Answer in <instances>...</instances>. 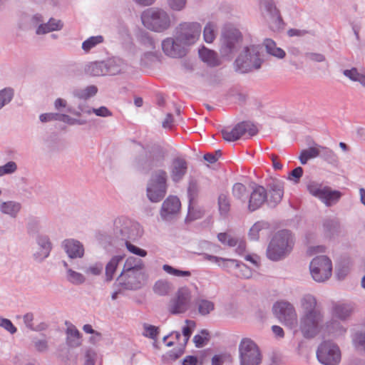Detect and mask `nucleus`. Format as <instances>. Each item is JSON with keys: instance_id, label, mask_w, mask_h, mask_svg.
Returning a JSON list of instances; mask_svg holds the SVG:
<instances>
[{"instance_id": "nucleus-57", "label": "nucleus", "mask_w": 365, "mask_h": 365, "mask_svg": "<svg viewBox=\"0 0 365 365\" xmlns=\"http://www.w3.org/2000/svg\"><path fill=\"white\" fill-rule=\"evenodd\" d=\"M103 269V264L102 262H97L91 264L86 267L84 272L88 276H99L101 274Z\"/></svg>"}, {"instance_id": "nucleus-11", "label": "nucleus", "mask_w": 365, "mask_h": 365, "mask_svg": "<svg viewBox=\"0 0 365 365\" xmlns=\"http://www.w3.org/2000/svg\"><path fill=\"white\" fill-rule=\"evenodd\" d=\"M201 32V24L195 21L182 22L175 29V35L188 48L198 41Z\"/></svg>"}, {"instance_id": "nucleus-16", "label": "nucleus", "mask_w": 365, "mask_h": 365, "mask_svg": "<svg viewBox=\"0 0 365 365\" xmlns=\"http://www.w3.org/2000/svg\"><path fill=\"white\" fill-rule=\"evenodd\" d=\"M161 47L165 56L173 58H182L189 51L175 34L174 36L164 38L161 42Z\"/></svg>"}, {"instance_id": "nucleus-4", "label": "nucleus", "mask_w": 365, "mask_h": 365, "mask_svg": "<svg viewBox=\"0 0 365 365\" xmlns=\"http://www.w3.org/2000/svg\"><path fill=\"white\" fill-rule=\"evenodd\" d=\"M262 48L258 45L245 47L235 60L236 70L245 73L260 68L263 59L261 58Z\"/></svg>"}, {"instance_id": "nucleus-29", "label": "nucleus", "mask_w": 365, "mask_h": 365, "mask_svg": "<svg viewBox=\"0 0 365 365\" xmlns=\"http://www.w3.org/2000/svg\"><path fill=\"white\" fill-rule=\"evenodd\" d=\"M259 10L264 20L267 22L279 12L273 0H261Z\"/></svg>"}, {"instance_id": "nucleus-12", "label": "nucleus", "mask_w": 365, "mask_h": 365, "mask_svg": "<svg viewBox=\"0 0 365 365\" xmlns=\"http://www.w3.org/2000/svg\"><path fill=\"white\" fill-rule=\"evenodd\" d=\"M317 358L323 365H338L341 359L339 346L331 341H324L318 346Z\"/></svg>"}, {"instance_id": "nucleus-32", "label": "nucleus", "mask_w": 365, "mask_h": 365, "mask_svg": "<svg viewBox=\"0 0 365 365\" xmlns=\"http://www.w3.org/2000/svg\"><path fill=\"white\" fill-rule=\"evenodd\" d=\"M245 125L242 123H238L232 129H224L222 130L223 138L226 141H235L240 139L245 135Z\"/></svg>"}, {"instance_id": "nucleus-62", "label": "nucleus", "mask_w": 365, "mask_h": 365, "mask_svg": "<svg viewBox=\"0 0 365 365\" xmlns=\"http://www.w3.org/2000/svg\"><path fill=\"white\" fill-rule=\"evenodd\" d=\"M350 271V265L349 263L340 264L336 267V276L338 279H344Z\"/></svg>"}, {"instance_id": "nucleus-58", "label": "nucleus", "mask_w": 365, "mask_h": 365, "mask_svg": "<svg viewBox=\"0 0 365 365\" xmlns=\"http://www.w3.org/2000/svg\"><path fill=\"white\" fill-rule=\"evenodd\" d=\"M219 210L222 215H226L230 210V200L225 194H220L218 197Z\"/></svg>"}, {"instance_id": "nucleus-33", "label": "nucleus", "mask_w": 365, "mask_h": 365, "mask_svg": "<svg viewBox=\"0 0 365 365\" xmlns=\"http://www.w3.org/2000/svg\"><path fill=\"white\" fill-rule=\"evenodd\" d=\"M67 325L66 343L71 347H77L81 344V334L76 327L72 324L66 323Z\"/></svg>"}, {"instance_id": "nucleus-28", "label": "nucleus", "mask_w": 365, "mask_h": 365, "mask_svg": "<svg viewBox=\"0 0 365 365\" xmlns=\"http://www.w3.org/2000/svg\"><path fill=\"white\" fill-rule=\"evenodd\" d=\"M300 306L302 309V313H314L322 312L317 306V301L314 296L310 294H306L300 299Z\"/></svg>"}, {"instance_id": "nucleus-53", "label": "nucleus", "mask_w": 365, "mask_h": 365, "mask_svg": "<svg viewBox=\"0 0 365 365\" xmlns=\"http://www.w3.org/2000/svg\"><path fill=\"white\" fill-rule=\"evenodd\" d=\"M163 269L168 274L178 277H190L191 276V272L190 271L180 270L168 264H164L163 266Z\"/></svg>"}, {"instance_id": "nucleus-10", "label": "nucleus", "mask_w": 365, "mask_h": 365, "mask_svg": "<svg viewBox=\"0 0 365 365\" xmlns=\"http://www.w3.org/2000/svg\"><path fill=\"white\" fill-rule=\"evenodd\" d=\"M309 271L312 279L319 283L327 281L332 274L331 260L325 255L317 256L309 264Z\"/></svg>"}, {"instance_id": "nucleus-39", "label": "nucleus", "mask_w": 365, "mask_h": 365, "mask_svg": "<svg viewBox=\"0 0 365 365\" xmlns=\"http://www.w3.org/2000/svg\"><path fill=\"white\" fill-rule=\"evenodd\" d=\"M218 30L217 24L215 21H208L203 29V38L207 43H212L217 37Z\"/></svg>"}, {"instance_id": "nucleus-17", "label": "nucleus", "mask_w": 365, "mask_h": 365, "mask_svg": "<svg viewBox=\"0 0 365 365\" xmlns=\"http://www.w3.org/2000/svg\"><path fill=\"white\" fill-rule=\"evenodd\" d=\"M181 203L176 196L170 195L163 202L160 209V217L164 221L174 219L180 212Z\"/></svg>"}, {"instance_id": "nucleus-25", "label": "nucleus", "mask_w": 365, "mask_h": 365, "mask_svg": "<svg viewBox=\"0 0 365 365\" xmlns=\"http://www.w3.org/2000/svg\"><path fill=\"white\" fill-rule=\"evenodd\" d=\"M323 232L327 238L334 239L338 237L341 232L339 221L336 218L325 220L323 222Z\"/></svg>"}, {"instance_id": "nucleus-63", "label": "nucleus", "mask_w": 365, "mask_h": 365, "mask_svg": "<svg viewBox=\"0 0 365 365\" xmlns=\"http://www.w3.org/2000/svg\"><path fill=\"white\" fill-rule=\"evenodd\" d=\"M0 327L7 331L11 334H14L17 331L16 327L13 324L9 319L0 317Z\"/></svg>"}, {"instance_id": "nucleus-24", "label": "nucleus", "mask_w": 365, "mask_h": 365, "mask_svg": "<svg viewBox=\"0 0 365 365\" xmlns=\"http://www.w3.org/2000/svg\"><path fill=\"white\" fill-rule=\"evenodd\" d=\"M63 22L54 18H51L47 22H44L38 25L35 33L36 35H44L50 32L60 31L63 29Z\"/></svg>"}, {"instance_id": "nucleus-22", "label": "nucleus", "mask_w": 365, "mask_h": 365, "mask_svg": "<svg viewBox=\"0 0 365 365\" xmlns=\"http://www.w3.org/2000/svg\"><path fill=\"white\" fill-rule=\"evenodd\" d=\"M147 159L141 165L143 168L160 166L163 164L165 153L160 146H153L146 155Z\"/></svg>"}, {"instance_id": "nucleus-3", "label": "nucleus", "mask_w": 365, "mask_h": 365, "mask_svg": "<svg viewBox=\"0 0 365 365\" xmlns=\"http://www.w3.org/2000/svg\"><path fill=\"white\" fill-rule=\"evenodd\" d=\"M294 240L291 232L286 230L277 232L271 240L267 256L272 261H279L286 257L292 250Z\"/></svg>"}, {"instance_id": "nucleus-15", "label": "nucleus", "mask_w": 365, "mask_h": 365, "mask_svg": "<svg viewBox=\"0 0 365 365\" xmlns=\"http://www.w3.org/2000/svg\"><path fill=\"white\" fill-rule=\"evenodd\" d=\"M272 310L276 317L286 326L290 328L297 326V315L291 303L286 301L277 302L273 305Z\"/></svg>"}, {"instance_id": "nucleus-1", "label": "nucleus", "mask_w": 365, "mask_h": 365, "mask_svg": "<svg viewBox=\"0 0 365 365\" xmlns=\"http://www.w3.org/2000/svg\"><path fill=\"white\" fill-rule=\"evenodd\" d=\"M143 26L154 33L162 34L170 30L176 23L173 13L160 7L145 9L140 15Z\"/></svg>"}, {"instance_id": "nucleus-40", "label": "nucleus", "mask_w": 365, "mask_h": 365, "mask_svg": "<svg viewBox=\"0 0 365 365\" xmlns=\"http://www.w3.org/2000/svg\"><path fill=\"white\" fill-rule=\"evenodd\" d=\"M264 45L265 46L266 51L269 55H272L274 57L279 59H282L285 57V51L281 48L277 47L276 43L273 40L270 38L265 39L264 41Z\"/></svg>"}, {"instance_id": "nucleus-14", "label": "nucleus", "mask_w": 365, "mask_h": 365, "mask_svg": "<svg viewBox=\"0 0 365 365\" xmlns=\"http://www.w3.org/2000/svg\"><path fill=\"white\" fill-rule=\"evenodd\" d=\"M140 225L124 217L114 220L113 231L116 237L123 240H135L139 236Z\"/></svg>"}, {"instance_id": "nucleus-6", "label": "nucleus", "mask_w": 365, "mask_h": 365, "mask_svg": "<svg viewBox=\"0 0 365 365\" xmlns=\"http://www.w3.org/2000/svg\"><path fill=\"white\" fill-rule=\"evenodd\" d=\"M262 353L257 344L250 338L245 337L238 345L239 365H260Z\"/></svg>"}, {"instance_id": "nucleus-34", "label": "nucleus", "mask_w": 365, "mask_h": 365, "mask_svg": "<svg viewBox=\"0 0 365 365\" xmlns=\"http://www.w3.org/2000/svg\"><path fill=\"white\" fill-rule=\"evenodd\" d=\"M199 56L201 60L210 66H216L220 63L217 53L205 46L199 49Z\"/></svg>"}, {"instance_id": "nucleus-7", "label": "nucleus", "mask_w": 365, "mask_h": 365, "mask_svg": "<svg viewBox=\"0 0 365 365\" xmlns=\"http://www.w3.org/2000/svg\"><path fill=\"white\" fill-rule=\"evenodd\" d=\"M220 53L222 57L230 59L242 42L241 32L232 27L225 28L220 36Z\"/></svg>"}, {"instance_id": "nucleus-42", "label": "nucleus", "mask_w": 365, "mask_h": 365, "mask_svg": "<svg viewBox=\"0 0 365 365\" xmlns=\"http://www.w3.org/2000/svg\"><path fill=\"white\" fill-rule=\"evenodd\" d=\"M345 77L354 82L359 83L362 86L365 87V74L359 72L356 68L345 69L343 71Z\"/></svg>"}, {"instance_id": "nucleus-26", "label": "nucleus", "mask_w": 365, "mask_h": 365, "mask_svg": "<svg viewBox=\"0 0 365 365\" xmlns=\"http://www.w3.org/2000/svg\"><path fill=\"white\" fill-rule=\"evenodd\" d=\"M108 75H117L127 70L128 64L121 58L114 57L105 61Z\"/></svg>"}, {"instance_id": "nucleus-13", "label": "nucleus", "mask_w": 365, "mask_h": 365, "mask_svg": "<svg viewBox=\"0 0 365 365\" xmlns=\"http://www.w3.org/2000/svg\"><path fill=\"white\" fill-rule=\"evenodd\" d=\"M192 295L187 287L179 288L168 304V312L174 315L185 313L190 307Z\"/></svg>"}, {"instance_id": "nucleus-60", "label": "nucleus", "mask_w": 365, "mask_h": 365, "mask_svg": "<svg viewBox=\"0 0 365 365\" xmlns=\"http://www.w3.org/2000/svg\"><path fill=\"white\" fill-rule=\"evenodd\" d=\"M239 265V261L233 259H227L223 258V261L221 262V266L223 269L228 272H232L234 274L235 271V267Z\"/></svg>"}, {"instance_id": "nucleus-31", "label": "nucleus", "mask_w": 365, "mask_h": 365, "mask_svg": "<svg viewBox=\"0 0 365 365\" xmlns=\"http://www.w3.org/2000/svg\"><path fill=\"white\" fill-rule=\"evenodd\" d=\"M21 209L20 202L9 200L5 202H0V212L11 218H16Z\"/></svg>"}, {"instance_id": "nucleus-41", "label": "nucleus", "mask_w": 365, "mask_h": 365, "mask_svg": "<svg viewBox=\"0 0 365 365\" xmlns=\"http://www.w3.org/2000/svg\"><path fill=\"white\" fill-rule=\"evenodd\" d=\"M98 92V88L94 85L88 86L84 88L75 89L73 91L74 97L82 100H87L94 96Z\"/></svg>"}, {"instance_id": "nucleus-36", "label": "nucleus", "mask_w": 365, "mask_h": 365, "mask_svg": "<svg viewBox=\"0 0 365 365\" xmlns=\"http://www.w3.org/2000/svg\"><path fill=\"white\" fill-rule=\"evenodd\" d=\"M250 191L247 190L246 186L242 183H235L232 187V195L234 198L239 200L243 205H246Z\"/></svg>"}, {"instance_id": "nucleus-59", "label": "nucleus", "mask_w": 365, "mask_h": 365, "mask_svg": "<svg viewBox=\"0 0 365 365\" xmlns=\"http://www.w3.org/2000/svg\"><path fill=\"white\" fill-rule=\"evenodd\" d=\"M59 121L63 122L69 125H83L87 123L86 120L83 119H77L75 118H72L67 114L60 113L59 115Z\"/></svg>"}, {"instance_id": "nucleus-38", "label": "nucleus", "mask_w": 365, "mask_h": 365, "mask_svg": "<svg viewBox=\"0 0 365 365\" xmlns=\"http://www.w3.org/2000/svg\"><path fill=\"white\" fill-rule=\"evenodd\" d=\"M324 327H326L328 334L335 337L343 336L346 332V329L336 320L327 322Z\"/></svg>"}, {"instance_id": "nucleus-30", "label": "nucleus", "mask_w": 365, "mask_h": 365, "mask_svg": "<svg viewBox=\"0 0 365 365\" xmlns=\"http://www.w3.org/2000/svg\"><path fill=\"white\" fill-rule=\"evenodd\" d=\"M259 10L264 20L267 22L279 12L273 0H261Z\"/></svg>"}, {"instance_id": "nucleus-46", "label": "nucleus", "mask_w": 365, "mask_h": 365, "mask_svg": "<svg viewBox=\"0 0 365 365\" xmlns=\"http://www.w3.org/2000/svg\"><path fill=\"white\" fill-rule=\"evenodd\" d=\"M171 289L172 284L166 279H159L153 286L154 292L160 296L167 295Z\"/></svg>"}, {"instance_id": "nucleus-20", "label": "nucleus", "mask_w": 365, "mask_h": 365, "mask_svg": "<svg viewBox=\"0 0 365 365\" xmlns=\"http://www.w3.org/2000/svg\"><path fill=\"white\" fill-rule=\"evenodd\" d=\"M38 249L34 253V258L37 262H42L47 258L52 249L50 238L46 235H38L36 239Z\"/></svg>"}, {"instance_id": "nucleus-48", "label": "nucleus", "mask_w": 365, "mask_h": 365, "mask_svg": "<svg viewBox=\"0 0 365 365\" xmlns=\"http://www.w3.org/2000/svg\"><path fill=\"white\" fill-rule=\"evenodd\" d=\"M66 280L74 285H81L83 284L86 282V277L73 269H68L67 273L66 274Z\"/></svg>"}, {"instance_id": "nucleus-2", "label": "nucleus", "mask_w": 365, "mask_h": 365, "mask_svg": "<svg viewBox=\"0 0 365 365\" xmlns=\"http://www.w3.org/2000/svg\"><path fill=\"white\" fill-rule=\"evenodd\" d=\"M144 267L145 264L141 259L135 257H128L118 277L120 284L125 289H140L145 278Z\"/></svg>"}, {"instance_id": "nucleus-61", "label": "nucleus", "mask_w": 365, "mask_h": 365, "mask_svg": "<svg viewBox=\"0 0 365 365\" xmlns=\"http://www.w3.org/2000/svg\"><path fill=\"white\" fill-rule=\"evenodd\" d=\"M17 170V165L14 161H9L0 166V177L14 173Z\"/></svg>"}, {"instance_id": "nucleus-45", "label": "nucleus", "mask_w": 365, "mask_h": 365, "mask_svg": "<svg viewBox=\"0 0 365 365\" xmlns=\"http://www.w3.org/2000/svg\"><path fill=\"white\" fill-rule=\"evenodd\" d=\"M195 304L199 314L202 316L209 314L215 309L214 302L205 299H198L196 300Z\"/></svg>"}, {"instance_id": "nucleus-50", "label": "nucleus", "mask_w": 365, "mask_h": 365, "mask_svg": "<svg viewBox=\"0 0 365 365\" xmlns=\"http://www.w3.org/2000/svg\"><path fill=\"white\" fill-rule=\"evenodd\" d=\"M319 155V151L316 148H309L308 149L303 150L299 157L300 163L305 165L309 160L317 158Z\"/></svg>"}, {"instance_id": "nucleus-18", "label": "nucleus", "mask_w": 365, "mask_h": 365, "mask_svg": "<svg viewBox=\"0 0 365 365\" xmlns=\"http://www.w3.org/2000/svg\"><path fill=\"white\" fill-rule=\"evenodd\" d=\"M267 192L266 189L261 185H256L252 192H250L248 200L247 202V208L250 212L259 209L265 202H267Z\"/></svg>"}, {"instance_id": "nucleus-55", "label": "nucleus", "mask_w": 365, "mask_h": 365, "mask_svg": "<svg viewBox=\"0 0 365 365\" xmlns=\"http://www.w3.org/2000/svg\"><path fill=\"white\" fill-rule=\"evenodd\" d=\"M234 274L237 277L250 279V277H252V269L250 267H248L246 264L239 262V265L237 267H235Z\"/></svg>"}, {"instance_id": "nucleus-23", "label": "nucleus", "mask_w": 365, "mask_h": 365, "mask_svg": "<svg viewBox=\"0 0 365 365\" xmlns=\"http://www.w3.org/2000/svg\"><path fill=\"white\" fill-rule=\"evenodd\" d=\"M187 165L185 160L177 158L173 160L170 167V175L174 182L182 180L187 172Z\"/></svg>"}, {"instance_id": "nucleus-51", "label": "nucleus", "mask_w": 365, "mask_h": 365, "mask_svg": "<svg viewBox=\"0 0 365 365\" xmlns=\"http://www.w3.org/2000/svg\"><path fill=\"white\" fill-rule=\"evenodd\" d=\"M218 240L224 245L235 247L237 245V237L227 232H221L217 235Z\"/></svg>"}, {"instance_id": "nucleus-5", "label": "nucleus", "mask_w": 365, "mask_h": 365, "mask_svg": "<svg viewBox=\"0 0 365 365\" xmlns=\"http://www.w3.org/2000/svg\"><path fill=\"white\" fill-rule=\"evenodd\" d=\"M324 325L323 312L302 313L300 315L299 329L305 339H313L322 334Z\"/></svg>"}, {"instance_id": "nucleus-54", "label": "nucleus", "mask_w": 365, "mask_h": 365, "mask_svg": "<svg viewBox=\"0 0 365 365\" xmlns=\"http://www.w3.org/2000/svg\"><path fill=\"white\" fill-rule=\"evenodd\" d=\"M186 326L182 327V334H183V339L182 341L180 342V345L185 346L187 342L188 341L192 330L195 327V322L192 320L187 319L185 320Z\"/></svg>"}, {"instance_id": "nucleus-44", "label": "nucleus", "mask_w": 365, "mask_h": 365, "mask_svg": "<svg viewBox=\"0 0 365 365\" xmlns=\"http://www.w3.org/2000/svg\"><path fill=\"white\" fill-rule=\"evenodd\" d=\"M104 42V37L102 35L93 36L86 39L81 48L85 53H88L91 49Z\"/></svg>"}, {"instance_id": "nucleus-47", "label": "nucleus", "mask_w": 365, "mask_h": 365, "mask_svg": "<svg viewBox=\"0 0 365 365\" xmlns=\"http://www.w3.org/2000/svg\"><path fill=\"white\" fill-rule=\"evenodd\" d=\"M14 97V90L11 87H6L0 90V110L9 104Z\"/></svg>"}, {"instance_id": "nucleus-8", "label": "nucleus", "mask_w": 365, "mask_h": 365, "mask_svg": "<svg viewBox=\"0 0 365 365\" xmlns=\"http://www.w3.org/2000/svg\"><path fill=\"white\" fill-rule=\"evenodd\" d=\"M167 174L162 170L154 173L147 186V196L153 202L163 200L167 192Z\"/></svg>"}, {"instance_id": "nucleus-19", "label": "nucleus", "mask_w": 365, "mask_h": 365, "mask_svg": "<svg viewBox=\"0 0 365 365\" xmlns=\"http://www.w3.org/2000/svg\"><path fill=\"white\" fill-rule=\"evenodd\" d=\"M269 192L267 203L269 207H276L282 200L284 195L283 182L280 180H272L268 184Z\"/></svg>"}, {"instance_id": "nucleus-49", "label": "nucleus", "mask_w": 365, "mask_h": 365, "mask_svg": "<svg viewBox=\"0 0 365 365\" xmlns=\"http://www.w3.org/2000/svg\"><path fill=\"white\" fill-rule=\"evenodd\" d=\"M352 342L355 349L365 354V333L356 331L352 336Z\"/></svg>"}, {"instance_id": "nucleus-43", "label": "nucleus", "mask_w": 365, "mask_h": 365, "mask_svg": "<svg viewBox=\"0 0 365 365\" xmlns=\"http://www.w3.org/2000/svg\"><path fill=\"white\" fill-rule=\"evenodd\" d=\"M269 224L265 222H256L250 230L249 237L252 240H257L261 235L268 230Z\"/></svg>"}, {"instance_id": "nucleus-52", "label": "nucleus", "mask_w": 365, "mask_h": 365, "mask_svg": "<svg viewBox=\"0 0 365 365\" xmlns=\"http://www.w3.org/2000/svg\"><path fill=\"white\" fill-rule=\"evenodd\" d=\"M269 29L274 31H279L284 27V21L280 14V11L272 17L266 22Z\"/></svg>"}, {"instance_id": "nucleus-35", "label": "nucleus", "mask_w": 365, "mask_h": 365, "mask_svg": "<svg viewBox=\"0 0 365 365\" xmlns=\"http://www.w3.org/2000/svg\"><path fill=\"white\" fill-rule=\"evenodd\" d=\"M85 73L92 76L108 75L105 61L91 62L85 67Z\"/></svg>"}, {"instance_id": "nucleus-27", "label": "nucleus", "mask_w": 365, "mask_h": 365, "mask_svg": "<svg viewBox=\"0 0 365 365\" xmlns=\"http://www.w3.org/2000/svg\"><path fill=\"white\" fill-rule=\"evenodd\" d=\"M354 305L351 303H337L333 306L332 314L341 320L347 319L353 313Z\"/></svg>"}, {"instance_id": "nucleus-37", "label": "nucleus", "mask_w": 365, "mask_h": 365, "mask_svg": "<svg viewBox=\"0 0 365 365\" xmlns=\"http://www.w3.org/2000/svg\"><path fill=\"white\" fill-rule=\"evenodd\" d=\"M123 255L113 256L106 265V280L110 282L113 280L115 272L120 262L123 260Z\"/></svg>"}, {"instance_id": "nucleus-21", "label": "nucleus", "mask_w": 365, "mask_h": 365, "mask_svg": "<svg viewBox=\"0 0 365 365\" xmlns=\"http://www.w3.org/2000/svg\"><path fill=\"white\" fill-rule=\"evenodd\" d=\"M62 248L71 259L82 258L85 250L83 245L75 239H66L62 242Z\"/></svg>"}, {"instance_id": "nucleus-64", "label": "nucleus", "mask_w": 365, "mask_h": 365, "mask_svg": "<svg viewBox=\"0 0 365 365\" xmlns=\"http://www.w3.org/2000/svg\"><path fill=\"white\" fill-rule=\"evenodd\" d=\"M230 355L227 353L215 354L211 359V365H223L230 359Z\"/></svg>"}, {"instance_id": "nucleus-56", "label": "nucleus", "mask_w": 365, "mask_h": 365, "mask_svg": "<svg viewBox=\"0 0 365 365\" xmlns=\"http://www.w3.org/2000/svg\"><path fill=\"white\" fill-rule=\"evenodd\" d=\"M187 0H166L168 7L171 11L180 12L185 9Z\"/></svg>"}, {"instance_id": "nucleus-9", "label": "nucleus", "mask_w": 365, "mask_h": 365, "mask_svg": "<svg viewBox=\"0 0 365 365\" xmlns=\"http://www.w3.org/2000/svg\"><path fill=\"white\" fill-rule=\"evenodd\" d=\"M307 189L312 195L321 200L327 207L336 205L342 196L340 191L332 190L330 187L317 182H309Z\"/></svg>"}]
</instances>
